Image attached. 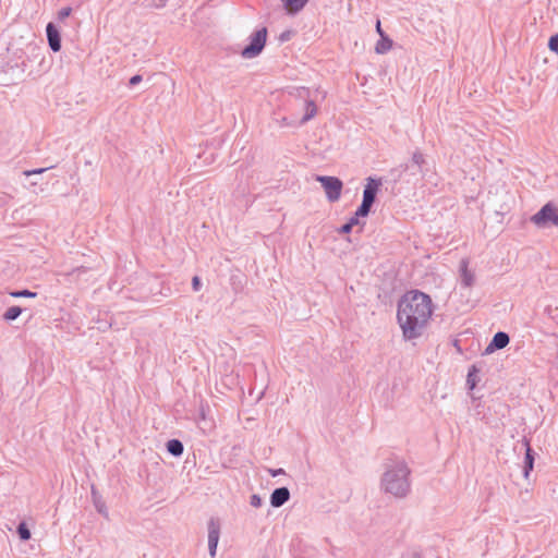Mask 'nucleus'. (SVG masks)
I'll return each mask as SVG.
<instances>
[{
  "label": "nucleus",
  "instance_id": "1",
  "mask_svg": "<svg viewBox=\"0 0 558 558\" xmlns=\"http://www.w3.org/2000/svg\"><path fill=\"white\" fill-rule=\"evenodd\" d=\"M433 314L429 295L421 291L407 292L398 303L397 319L405 340L422 336Z\"/></svg>",
  "mask_w": 558,
  "mask_h": 558
},
{
  "label": "nucleus",
  "instance_id": "2",
  "mask_svg": "<svg viewBox=\"0 0 558 558\" xmlns=\"http://www.w3.org/2000/svg\"><path fill=\"white\" fill-rule=\"evenodd\" d=\"M411 470L405 461H395L389 464L380 478L384 493L397 499H403L411 493Z\"/></svg>",
  "mask_w": 558,
  "mask_h": 558
},
{
  "label": "nucleus",
  "instance_id": "3",
  "mask_svg": "<svg viewBox=\"0 0 558 558\" xmlns=\"http://www.w3.org/2000/svg\"><path fill=\"white\" fill-rule=\"evenodd\" d=\"M381 185L383 182L380 178L368 177L366 179V184L363 191V199L361 205L357 207V216H368Z\"/></svg>",
  "mask_w": 558,
  "mask_h": 558
},
{
  "label": "nucleus",
  "instance_id": "4",
  "mask_svg": "<svg viewBox=\"0 0 558 558\" xmlns=\"http://www.w3.org/2000/svg\"><path fill=\"white\" fill-rule=\"evenodd\" d=\"M267 39V28L263 27L250 36V44L241 51L245 59L257 57L264 49Z\"/></svg>",
  "mask_w": 558,
  "mask_h": 558
},
{
  "label": "nucleus",
  "instance_id": "5",
  "mask_svg": "<svg viewBox=\"0 0 558 558\" xmlns=\"http://www.w3.org/2000/svg\"><path fill=\"white\" fill-rule=\"evenodd\" d=\"M316 181L319 182L326 193L329 202L335 203L339 201L343 187L342 181L337 177L317 175Z\"/></svg>",
  "mask_w": 558,
  "mask_h": 558
},
{
  "label": "nucleus",
  "instance_id": "6",
  "mask_svg": "<svg viewBox=\"0 0 558 558\" xmlns=\"http://www.w3.org/2000/svg\"><path fill=\"white\" fill-rule=\"evenodd\" d=\"M531 221L538 227L546 225L548 221L558 227V214L556 207L550 203H547L531 217Z\"/></svg>",
  "mask_w": 558,
  "mask_h": 558
},
{
  "label": "nucleus",
  "instance_id": "7",
  "mask_svg": "<svg viewBox=\"0 0 558 558\" xmlns=\"http://www.w3.org/2000/svg\"><path fill=\"white\" fill-rule=\"evenodd\" d=\"M208 527V550L214 558L216 556L217 546L220 536V522L218 519L211 518L207 524Z\"/></svg>",
  "mask_w": 558,
  "mask_h": 558
},
{
  "label": "nucleus",
  "instance_id": "8",
  "mask_svg": "<svg viewBox=\"0 0 558 558\" xmlns=\"http://www.w3.org/2000/svg\"><path fill=\"white\" fill-rule=\"evenodd\" d=\"M46 34L50 49L58 52L61 49L60 32L53 23H48L46 26Z\"/></svg>",
  "mask_w": 558,
  "mask_h": 558
},
{
  "label": "nucleus",
  "instance_id": "9",
  "mask_svg": "<svg viewBox=\"0 0 558 558\" xmlns=\"http://www.w3.org/2000/svg\"><path fill=\"white\" fill-rule=\"evenodd\" d=\"M460 278L461 284L464 288H471L475 283V274L469 269V260L462 259L460 262Z\"/></svg>",
  "mask_w": 558,
  "mask_h": 558
},
{
  "label": "nucleus",
  "instance_id": "10",
  "mask_svg": "<svg viewBox=\"0 0 558 558\" xmlns=\"http://www.w3.org/2000/svg\"><path fill=\"white\" fill-rule=\"evenodd\" d=\"M290 499V490L287 487H278L270 495V505L274 508L283 506Z\"/></svg>",
  "mask_w": 558,
  "mask_h": 558
},
{
  "label": "nucleus",
  "instance_id": "11",
  "mask_svg": "<svg viewBox=\"0 0 558 558\" xmlns=\"http://www.w3.org/2000/svg\"><path fill=\"white\" fill-rule=\"evenodd\" d=\"M510 341L509 335L504 331H498L494 335L493 340L486 348V352H494L495 350L504 349Z\"/></svg>",
  "mask_w": 558,
  "mask_h": 558
},
{
  "label": "nucleus",
  "instance_id": "12",
  "mask_svg": "<svg viewBox=\"0 0 558 558\" xmlns=\"http://www.w3.org/2000/svg\"><path fill=\"white\" fill-rule=\"evenodd\" d=\"M523 446L525 447V457H524V465H523V475L525 478L529 477L530 472L533 470L534 465V452L527 440H524Z\"/></svg>",
  "mask_w": 558,
  "mask_h": 558
},
{
  "label": "nucleus",
  "instance_id": "13",
  "mask_svg": "<svg viewBox=\"0 0 558 558\" xmlns=\"http://www.w3.org/2000/svg\"><path fill=\"white\" fill-rule=\"evenodd\" d=\"M288 14L294 15L302 11L308 0H280Z\"/></svg>",
  "mask_w": 558,
  "mask_h": 558
},
{
  "label": "nucleus",
  "instance_id": "14",
  "mask_svg": "<svg viewBox=\"0 0 558 558\" xmlns=\"http://www.w3.org/2000/svg\"><path fill=\"white\" fill-rule=\"evenodd\" d=\"M304 116L300 120V124H305L317 113V106L313 100H306L304 104Z\"/></svg>",
  "mask_w": 558,
  "mask_h": 558
},
{
  "label": "nucleus",
  "instance_id": "15",
  "mask_svg": "<svg viewBox=\"0 0 558 558\" xmlns=\"http://www.w3.org/2000/svg\"><path fill=\"white\" fill-rule=\"evenodd\" d=\"M167 450L173 457H180L183 453L184 447L181 440L170 439L167 445Z\"/></svg>",
  "mask_w": 558,
  "mask_h": 558
},
{
  "label": "nucleus",
  "instance_id": "16",
  "mask_svg": "<svg viewBox=\"0 0 558 558\" xmlns=\"http://www.w3.org/2000/svg\"><path fill=\"white\" fill-rule=\"evenodd\" d=\"M392 47V40L386 36H383L381 39L376 44L375 50L377 53H386Z\"/></svg>",
  "mask_w": 558,
  "mask_h": 558
},
{
  "label": "nucleus",
  "instance_id": "17",
  "mask_svg": "<svg viewBox=\"0 0 558 558\" xmlns=\"http://www.w3.org/2000/svg\"><path fill=\"white\" fill-rule=\"evenodd\" d=\"M23 310L20 306H11L3 313V319L5 322L15 320L21 314Z\"/></svg>",
  "mask_w": 558,
  "mask_h": 558
},
{
  "label": "nucleus",
  "instance_id": "18",
  "mask_svg": "<svg viewBox=\"0 0 558 558\" xmlns=\"http://www.w3.org/2000/svg\"><path fill=\"white\" fill-rule=\"evenodd\" d=\"M412 162L413 165L417 166L418 172L423 174V166L425 165V158L420 150L413 153Z\"/></svg>",
  "mask_w": 558,
  "mask_h": 558
},
{
  "label": "nucleus",
  "instance_id": "19",
  "mask_svg": "<svg viewBox=\"0 0 558 558\" xmlns=\"http://www.w3.org/2000/svg\"><path fill=\"white\" fill-rule=\"evenodd\" d=\"M477 368L473 365L468 372L466 384L470 389H474L477 383L476 379Z\"/></svg>",
  "mask_w": 558,
  "mask_h": 558
},
{
  "label": "nucleus",
  "instance_id": "20",
  "mask_svg": "<svg viewBox=\"0 0 558 558\" xmlns=\"http://www.w3.org/2000/svg\"><path fill=\"white\" fill-rule=\"evenodd\" d=\"M10 295L13 298H36L37 293L33 292L31 290L24 289V290L11 291Z\"/></svg>",
  "mask_w": 558,
  "mask_h": 558
},
{
  "label": "nucleus",
  "instance_id": "21",
  "mask_svg": "<svg viewBox=\"0 0 558 558\" xmlns=\"http://www.w3.org/2000/svg\"><path fill=\"white\" fill-rule=\"evenodd\" d=\"M17 533L22 541H28L31 538V532L25 523H20L17 526Z\"/></svg>",
  "mask_w": 558,
  "mask_h": 558
},
{
  "label": "nucleus",
  "instance_id": "22",
  "mask_svg": "<svg viewBox=\"0 0 558 558\" xmlns=\"http://www.w3.org/2000/svg\"><path fill=\"white\" fill-rule=\"evenodd\" d=\"M92 496L94 498V504H95L97 511L99 513L107 515L105 504L102 501H100V499L96 496V490L94 488L92 489Z\"/></svg>",
  "mask_w": 558,
  "mask_h": 558
},
{
  "label": "nucleus",
  "instance_id": "23",
  "mask_svg": "<svg viewBox=\"0 0 558 558\" xmlns=\"http://www.w3.org/2000/svg\"><path fill=\"white\" fill-rule=\"evenodd\" d=\"M548 47L553 52L558 54V34L549 38Z\"/></svg>",
  "mask_w": 558,
  "mask_h": 558
},
{
  "label": "nucleus",
  "instance_id": "24",
  "mask_svg": "<svg viewBox=\"0 0 558 558\" xmlns=\"http://www.w3.org/2000/svg\"><path fill=\"white\" fill-rule=\"evenodd\" d=\"M250 504L254 508H259L263 505V500L259 495L253 494L251 496Z\"/></svg>",
  "mask_w": 558,
  "mask_h": 558
},
{
  "label": "nucleus",
  "instance_id": "25",
  "mask_svg": "<svg viewBox=\"0 0 558 558\" xmlns=\"http://www.w3.org/2000/svg\"><path fill=\"white\" fill-rule=\"evenodd\" d=\"M71 12H72V9L70 7L62 8L58 12V19L60 21H63V20H65L66 17H69L71 15Z\"/></svg>",
  "mask_w": 558,
  "mask_h": 558
},
{
  "label": "nucleus",
  "instance_id": "26",
  "mask_svg": "<svg viewBox=\"0 0 558 558\" xmlns=\"http://www.w3.org/2000/svg\"><path fill=\"white\" fill-rule=\"evenodd\" d=\"M51 167L38 168V169H33V170H25L23 172V174L26 175V177H31V175H34V174H40V173H44L45 171H47Z\"/></svg>",
  "mask_w": 558,
  "mask_h": 558
},
{
  "label": "nucleus",
  "instance_id": "27",
  "mask_svg": "<svg viewBox=\"0 0 558 558\" xmlns=\"http://www.w3.org/2000/svg\"><path fill=\"white\" fill-rule=\"evenodd\" d=\"M546 312H547V314L549 315V317H550L551 319H554L555 322H557V323H558V307H551V306H548V307L546 308Z\"/></svg>",
  "mask_w": 558,
  "mask_h": 558
},
{
  "label": "nucleus",
  "instance_id": "28",
  "mask_svg": "<svg viewBox=\"0 0 558 558\" xmlns=\"http://www.w3.org/2000/svg\"><path fill=\"white\" fill-rule=\"evenodd\" d=\"M363 216H357V210L354 213V215L349 219L348 223L353 228L360 223V218Z\"/></svg>",
  "mask_w": 558,
  "mask_h": 558
},
{
  "label": "nucleus",
  "instance_id": "29",
  "mask_svg": "<svg viewBox=\"0 0 558 558\" xmlns=\"http://www.w3.org/2000/svg\"><path fill=\"white\" fill-rule=\"evenodd\" d=\"M202 287V282L198 276H194L192 279V288L194 291H198Z\"/></svg>",
  "mask_w": 558,
  "mask_h": 558
},
{
  "label": "nucleus",
  "instance_id": "30",
  "mask_svg": "<svg viewBox=\"0 0 558 558\" xmlns=\"http://www.w3.org/2000/svg\"><path fill=\"white\" fill-rule=\"evenodd\" d=\"M142 80H143V78H142V75L136 74V75H134V76H132V77L130 78L129 84H130L131 86H135V85H137L138 83H141V82H142Z\"/></svg>",
  "mask_w": 558,
  "mask_h": 558
},
{
  "label": "nucleus",
  "instance_id": "31",
  "mask_svg": "<svg viewBox=\"0 0 558 558\" xmlns=\"http://www.w3.org/2000/svg\"><path fill=\"white\" fill-rule=\"evenodd\" d=\"M352 229H353V228H352V227L347 222V223H344V225L340 228L339 232H340V233H343V234H347V233H350V232L352 231Z\"/></svg>",
  "mask_w": 558,
  "mask_h": 558
},
{
  "label": "nucleus",
  "instance_id": "32",
  "mask_svg": "<svg viewBox=\"0 0 558 558\" xmlns=\"http://www.w3.org/2000/svg\"><path fill=\"white\" fill-rule=\"evenodd\" d=\"M376 29H377L378 34L380 35V37L385 36L384 32H383V29L380 27V22L379 21L376 24Z\"/></svg>",
  "mask_w": 558,
  "mask_h": 558
},
{
  "label": "nucleus",
  "instance_id": "33",
  "mask_svg": "<svg viewBox=\"0 0 558 558\" xmlns=\"http://www.w3.org/2000/svg\"><path fill=\"white\" fill-rule=\"evenodd\" d=\"M281 473H283V470H282V469H279V470H277V471H274V472H272V475H274V476H276V475L281 474Z\"/></svg>",
  "mask_w": 558,
  "mask_h": 558
},
{
  "label": "nucleus",
  "instance_id": "34",
  "mask_svg": "<svg viewBox=\"0 0 558 558\" xmlns=\"http://www.w3.org/2000/svg\"><path fill=\"white\" fill-rule=\"evenodd\" d=\"M302 94H308V90H307V89H305V88H302V90H301L300 95L302 96Z\"/></svg>",
  "mask_w": 558,
  "mask_h": 558
},
{
  "label": "nucleus",
  "instance_id": "35",
  "mask_svg": "<svg viewBox=\"0 0 558 558\" xmlns=\"http://www.w3.org/2000/svg\"><path fill=\"white\" fill-rule=\"evenodd\" d=\"M400 168H401L402 171H405L408 169V166L407 165H401Z\"/></svg>",
  "mask_w": 558,
  "mask_h": 558
}]
</instances>
